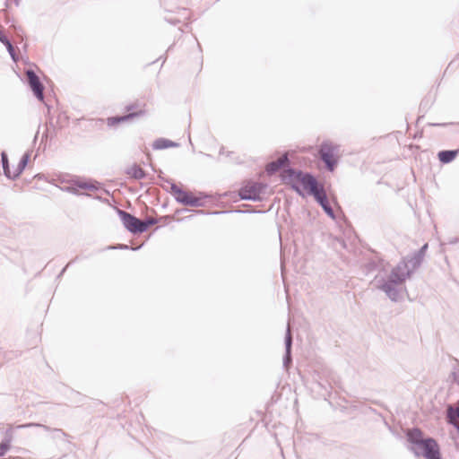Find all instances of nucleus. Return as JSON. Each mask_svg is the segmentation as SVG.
<instances>
[{"instance_id":"f257e3e1","label":"nucleus","mask_w":459,"mask_h":459,"mask_svg":"<svg viewBox=\"0 0 459 459\" xmlns=\"http://www.w3.org/2000/svg\"><path fill=\"white\" fill-rule=\"evenodd\" d=\"M428 247V243H425L418 250L402 257L399 263L391 269L387 277L380 279L377 276L375 277L377 289L383 291L391 301L401 300L402 286L421 266Z\"/></svg>"},{"instance_id":"f03ea898","label":"nucleus","mask_w":459,"mask_h":459,"mask_svg":"<svg viewBox=\"0 0 459 459\" xmlns=\"http://www.w3.org/2000/svg\"><path fill=\"white\" fill-rule=\"evenodd\" d=\"M408 448L415 456H423L426 459H442L440 448L433 437H425L419 428H412L406 434Z\"/></svg>"},{"instance_id":"7ed1b4c3","label":"nucleus","mask_w":459,"mask_h":459,"mask_svg":"<svg viewBox=\"0 0 459 459\" xmlns=\"http://www.w3.org/2000/svg\"><path fill=\"white\" fill-rule=\"evenodd\" d=\"M181 205L183 206H186V207H182V208H175L174 210V214L173 215H166V218L169 219V220H174V221H183L185 220L186 218H189L191 216H193V214H190L189 216H186V217H183V218H179V214L185 212H192V210H190L189 208H187V206L189 207H192V208H196V210H194L193 212L195 213V214H204V215H218V214H225V213H232V212H237V213H256V212H263L262 211H259V210H255V209H252V208H248V209H227V210H205V209H198L200 207H204L205 206V204L206 203H179Z\"/></svg>"},{"instance_id":"20e7f679","label":"nucleus","mask_w":459,"mask_h":459,"mask_svg":"<svg viewBox=\"0 0 459 459\" xmlns=\"http://www.w3.org/2000/svg\"><path fill=\"white\" fill-rule=\"evenodd\" d=\"M281 178L286 184L293 185V187L299 192L302 187L304 191L313 194L317 201H323L322 192L316 181L311 176L289 169L283 172Z\"/></svg>"},{"instance_id":"39448f33","label":"nucleus","mask_w":459,"mask_h":459,"mask_svg":"<svg viewBox=\"0 0 459 459\" xmlns=\"http://www.w3.org/2000/svg\"><path fill=\"white\" fill-rule=\"evenodd\" d=\"M117 213L126 230L134 235L147 231L149 227L155 222V221L150 219L141 220L122 210H117Z\"/></svg>"},{"instance_id":"423d86ee","label":"nucleus","mask_w":459,"mask_h":459,"mask_svg":"<svg viewBox=\"0 0 459 459\" xmlns=\"http://www.w3.org/2000/svg\"><path fill=\"white\" fill-rule=\"evenodd\" d=\"M126 110L130 112L126 116L108 117L107 123L110 126H114L120 122H125L134 117L141 116L144 114L145 103L136 101L135 103L126 107Z\"/></svg>"},{"instance_id":"0eeeda50","label":"nucleus","mask_w":459,"mask_h":459,"mask_svg":"<svg viewBox=\"0 0 459 459\" xmlns=\"http://www.w3.org/2000/svg\"><path fill=\"white\" fill-rule=\"evenodd\" d=\"M265 190L266 186L260 183L248 182L240 189L239 196L246 200L261 199Z\"/></svg>"},{"instance_id":"6e6552de","label":"nucleus","mask_w":459,"mask_h":459,"mask_svg":"<svg viewBox=\"0 0 459 459\" xmlns=\"http://www.w3.org/2000/svg\"><path fill=\"white\" fill-rule=\"evenodd\" d=\"M2 161L5 175L9 178H15L22 172L25 166L27 165L28 156L23 155L15 165H13L12 168H10L9 166L8 160L5 154L2 155Z\"/></svg>"},{"instance_id":"1a4fd4ad","label":"nucleus","mask_w":459,"mask_h":459,"mask_svg":"<svg viewBox=\"0 0 459 459\" xmlns=\"http://www.w3.org/2000/svg\"><path fill=\"white\" fill-rule=\"evenodd\" d=\"M170 192L177 201H201L202 199L205 198H215L214 196L204 194H199L198 195H195L192 193L185 192L174 184L170 185Z\"/></svg>"},{"instance_id":"9d476101","label":"nucleus","mask_w":459,"mask_h":459,"mask_svg":"<svg viewBox=\"0 0 459 459\" xmlns=\"http://www.w3.org/2000/svg\"><path fill=\"white\" fill-rule=\"evenodd\" d=\"M82 188L85 190V195L92 199L108 201L109 197L116 198L114 195H110L109 192L100 186L84 185Z\"/></svg>"},{"instance_id":"9b49d317","label":"nucleus","mask_w":459,"mask_h":459,"mask_svg":"<svg viewBox=\"0 0 459 459\" xmlns=\"http://www.w3.org/2000/svg\"><path fill=\"white\" fill-rule=\"evenodd\" d=\"M337 149L331 144H323L320 150L322 160L329 170L333 171L337 161Z\"/></svg>"},{"instance_id":"f8f14e48","label":"nucleus","mask_w":459,"mask_h":459,"mask_svg":"<svg viewBox=\"0 0 459 459\" xmlns=\"http://www.w3.org/2000/svg\"><path fill=\"white\" fill-rule=\"evenodd\" d=\"M292 336L289 327H287L284 335L285 351L282 357V366L287 370L292 366Z\"/></svg>"},{"instance_id":"ddd939ff","label":"nucleus","mask_w":459,"mask_h":459,"mask_svg":"<svg viewBox=\"0 0 459 459\" xmlns=\"http://www.w3.org/2000/svg\"><path fill=\"white\" fill-rule=\"evenodd\" d=\"M27 79L30 89L38 100L42 101L44 100V86L40 82L39 76L31 70L26 72Z\"/></svg>"},{"instance_id":"4468645a","label":"nucleus","mask_w":459,"mask_h":459,"mask_svg":"<svg viewBox=\"0 0 459 459\" xmlns=\"http://www.w3.org/2000/svg\"><path fill=\"white\" fill-rule=\"evenodd\" d=\"M446 418L448 423L455 426L459 433V399L456 402V406L448 404L446 407Z\"/></svg>"},{"instance_id":"2eb2a0df","label":"nucleus","mask_w":459,"mask_h":459,"mask_svg":"<svg viewBox=\"0 0 459 459\" xmlns=\"http://www.w3.org/2000/svg\"><path fill=\"white\" fill-rule=\"evenodd\" d=\"M325 212V213L333 221H337L342 215L340 206L335 209L333 204H339V203H317Z\"/></svg>"},{"instance_id":"dca6fc26","label":"nucleus","mask_w":459,"mask_h":459,"mask_svg":"<svg viewBox=\"0 0 459 459\" xmlns=\"http://www.w3.org/2000/svg\"><path fill=\"white\" fill-rule=\"evenodd\" d=\"M13 429H7L0 443V457H4L11 449Z\"/></svg>"},{"instance_id":"f3484780","label":"nucleus","mask_w":459,"mask_h":459,"mask_svg":"<svg viewBox=\"0 0 459 459\" xmlns=\"http://www.w3.org/2000/svg\"><path fill=\"white\" fill-rule=\"evenodd\" d=\"M30 427H38V428H42L46 431H53L54 432L53 437H66L67 436V434L64 430H62L61 429H52L50 427H48L47 425H44V424H40V423L30 422V423H26V424L19 425L17 428L18 429H23V428H30Z\"/></svg>"},{"instance_id":"a211bd4d","label":"nucleus","mask_w":459,"mask_h":459,"mask_svg":"<svg viewBox=\"0 0 459 459\" xmlns=\"http://www.w3.org/2000/svg\"><path fill=\"white\" fill-rule=\"evenodd\" d=\"M384 259L380 256H377L376 258H370L365 264V269L368 273L374 272L377 269H379L381 272H385V267L383 265Z\"/></svg>"},{"instance_id":"6ab92c4d","label":"nucleus","mask_w":459,"mask_h":459,"mask_svg":"<svg viewBox=\"0 0 459 459\" xmlns=\"http://www.w3.org/2000/svg\"><path fill=\"white\" fill-rule=\"evenodd\" d=\"M288 161V158L286 155L280 157L277 160L269 163L266 166V171L268 173H274L278 171L281 168L284 167Z\"/></svg>"},{"instance_id":"aec40b11","label":"nucleus","mask_w":459,"mask_h":459,"mask_svg":"<svg viewBox=\"0 0 459 459\" xmlns=\"http://www.w3.org/2000/svg\"><path fill=\"white\" fill-rule=\"evenodd\" d=\"M313 383L316 385L317 387L324 390L325 392V394L330 395L331 392L329 391V389L332 388L331 385L327 380L324 381L319 373L316 372L315 375L313 376Z\"/></svg>"},{"instance_id":"412c9836","label":"nucleus","mask_w":459,"mask_h":459,"mask_svg":"<svg viewBox=\"0 0 459 459\" xmlns=\"http://www.w3.org/2000/svg\"><path fill=\"white\" fill-rule=\"evenodd\" d=\"M459 150L455 151H442L437 154L438 160L442 163H448L454 160L458 155Z\"/></svg>"},{"instance_id":"4be33fe9","label":"nucleus","mask_w":459,"mask_h":459,"mask_svg":"<svg viewBox=\"0 0 459 459\" xmlns=\"http://www.w3.org/2000/svg\"><path fill=\"white\" fill-rule=\"evenodd\" d=\"M126 174L129 177L136 179H141L145 176L143 169L136 164L130 166L126 170Z\"/></svg>"},{"instance_id":"5701e85b","label":"nucleus","mask_w":459,"mask_h":459,"mask_svg":"<svg viewBox=\"0 0 459 459\" xmlns=\"http://www.w3.org/2000/svg\"><path fill=\"white\" fill-rule=\"evenodd\" d=\"M152 146L155 150H162V149L175 147V146H177V144L170 140L160 138V139H157L156 141H154Z\"/></svg>"},{"instance_id":"b1692460","label":"nucleus","mask_w":459,"mask_h":459,"mask_svg":"<svg viewBox=\"0 0 459 459\" xmlns=\"http://www.w3.org/2000/svg\"><path fill=\"white\" fill-rule=\"evenodd\" d=\"M333 245L335 247V248H337V246L336 245H339L341 248L342 249H347L348 247H347V243L345 241V239L342 237H334L333 238Z\"/></svg>"},{"instance_id":"393cba45","label":"nucleus","mask_w":459,"mask_h":459,"mask_svg":"<svg viewBox=\"0 0 459 459\" xmlns=\"http://www.w3.org/2000/svg\"><path fill=\"white\" fill-rule=\"evenodd\" d=\"M81 259L80 255H76L74 258H73L68 264L60 271V273L56 276V280L61 279L65 273L66 272L67 268L72 265L74 263L79 261Z\"/></svg>"},{"instance_id":"a878e982","label":"nucleus","mask_w":459,"mask_h":459,"mask_svg":"<svg viewBox=\"0 0 459 459\" xmlns=\"http://www.w3.org/2000/svg\"><path fill=\"white\" fill-rule=\"evenodd\" d=\"M411 209L414 212V215L418 217L419 220L421 219V213L418 208V203L417 202H414V203H408Z\"/></svg>"},{"instance_id":"bb28decb","label":"nucleus","mask_w":459,"mask_h":459,"mask_svg":"<svg viewBox=\"0 0 459 459\" xmlns=\"http://www.w3.org/2000/svg\"><path fill=\"white\" fill-rule=\"evenodd\" d=\"M0 41H2L6 46L8 51L13 56V47L11 44V42L4 36V37H0Z\"/></svg>"},{"instance_id":"cd10ccee","label":"nucleus","mask_w":459,"mask_h":459,"mask_svg":"<svg viewBox=\"0 0 459 459\" xmlns=\"http://www.w3.org/2000/svg\"><path fill=\"white\" fill-rule=\"evenodd\" d=\"M130 248V246L126 244H117L116 246H108L107 249H120V250H127Z\"/></svg>"},{"instance_id":"c85d7f7f","label":"nucleus","mask_w":459,"mask_h":459,"mask_svg":"<svg viewBox=\"0 0 459 459\" xmlns=\"http://www.w3.org/2000/svg\"><path fill=\"white\" fill-rule=\"evenodd\" d=\"M457 243H459V237H451V238H448L446 242L442 243V245H444V244L455 245Z\"/></svg>"},{"instance_id":"c756f323","label":"nucleus","mask_w":459,"mask_h":459,"mask_svg":"<svg viewBox=\"0 0 459 459\" xmlns=\"http://www.w3.org/2000/svg\"><path fill=\"white\" fill-rule=\"evenodd\" d=\"M454 382L459 385V371H453L451 373Z\"/></svg>"},{"instance_id":"7c9ffc66","label":"nucleus","mask_w":459,"mask_h":459,"mask_svg":"<svg viewBox=\"0 0 459 459\" xmlns=\"http://www.w3.org/2000/svg\"><path fill=\"white\" fill-rule=\"evenodd\" d=\"M294 203H289V202H286V203H283V208L284 210H286L287 212H289L291 208V205L293 204Z\"/></svg>"},{"instance_id":"2f4dec72","label":"nucleus","mask_w":459,"mask_h":459,"mask_svg":"<svg viewBox=\"0 0 459 459\" xmlns=\"http://www.w3.org/2000/svg\"><path fill=\"white\" fill-rule=\"evenodd\" d=\"M170 203H167V202H164V203H156V204H160V208L162 210H166L167 207L169 205Z\"/></svg>"},{"instance_id":"473e14b6","label":"nucleus","mask_w":459,"mask_h":459,"mask_svg":"<svg viewBox=\"0 0 459 459\" xmlns=\"http://www.w3.org/2000/svg\"><path fill=\"white\" fill-rule=\"evenodd\" d=\"M422 204L425 205L426 213L429 216L430 215L429 207V203H422Z\"/></svg>"},{"instance_id":"72a5a7b5","label":"nucleus","mask_w":459,"mask_h":459,"mask_svg":"<svg viewBox=\"0 0 459 459\" xmlns=\"http://www.w3.org/2000/svg\"><path fill=\"white\" fill-rule=\"evenodd\" d=\"M142 247V246H138V247H130L129 249L133 250V251H137L139 250L140 248Z\"/></svg>"},{"instance_id":"f704fd0d","label":"nucleus","mask_w":459,"mask_h":459,"mask_svg":"<svg viewBox=\"0 0 459 459\" xmlns=\"http://www.w3.org/2000/svg\"><path fill=\"white\" fill-rule=\"evenodd\" d=\"M270 204H270V206H269V208H268V211L272 210V209L273 208L274 204H275V203H274V202H272V203H270Z\"/></svg>"},{"instance_id":"c9c22d12","label":"nucleus","mask_w":459,"mask_h":459,"mask_svg":"<svg viewBox=\"0 0 459 459\" xmlns=\"http://www.w3.org/2000/svg\"><path fill=\"white\" fill-rule=\"evenodd\" d=\"M74 394L75 395H78V396H80V395H81V394H80V393H78V392H74Z\"/></svg>"},{"instance_id":"e433bc0d","label":"nucleus","mask_w":459,"mask_h":459,"mask_svg":"<svg viewBox=\"0 0 459 459\" xmlns=\"http://www.w3.org/2000/svg\"><path fill=\"white\" fill-rule=\"evenodd\" d=\"M214 204H216V206H218L219 204H221V203H218V202H215L213 203Z\"/></svg>"},{"instance_id":"4c0bfd02","label":"nucleus","mask_w":459,"mask_h":459,"mask_svg":"<svg viewBox=\"0 0 459 459\" xmlns=\"http://www.w3.org/2000/svg\"><path fill=\"white\" fill-rule=\"evenodd\" d=\"M0 459H15V458L10 456L8 458H0Z\"/></svg>"}]
</instances>
